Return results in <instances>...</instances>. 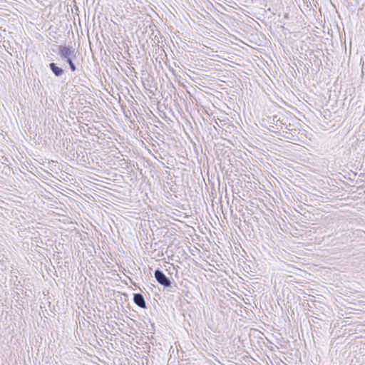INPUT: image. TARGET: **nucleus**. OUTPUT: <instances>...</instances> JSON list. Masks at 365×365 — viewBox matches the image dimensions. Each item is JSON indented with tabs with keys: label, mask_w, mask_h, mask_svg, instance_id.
I'll list each match as a JSON object with an SVG mask.
<instances>
[{
	"label": "nucleus",
	"mask_w": 365,
	"mask_h": 365,
	"mask_svg": "<svg viewBox=\"0 0 365 365\" xmlns=\"http://www.w3.org/2000/svg\"><path fill=\"white\" fill-rule=\"evenodd\" d=\"M154 276L156 281L164 287H171V280L159 269H156L154 272Z\"/></svg>",
	"instance_id": "1"
},
{
	"label": "nucleus",
	"mask_w": 365,
	"mask_h": 365,
	"mask_svg": "<svg viewBox=\"0 0 365 365\" xmlns=\"http://www.w3.org/2000/svg\"><path fill=\"white\" fill-rule=\"evenodd\" d=\"M58 55L62 58H66V61L71 58V56H75L74 51L71 48L66 46L60 45L58 47Z\"/></svg>",
	"instance_id": "2"
},
{
	"label": "nucleus",
	"mask_w": 365,
	"mask_h": 365,
	"mask_svg": "<svg viewBox=\"0 0 365 365\" xmlns=\"http://www.w3.org/2000/svg\"><path fill=\"white\" fill-rule=\"evenodd\" d=\"M133 302L140 308L145 309L146 308V302L145 301L144 297L140 293H135L133 294Z\"/></svg>",
	"instance_id": "3"
},
{
	"label": "nucleus",
	"mask_w": 365,
	"mask_h": 365,
	"mask_svg": "<svg viewBox=\"0 0 365 365\" xmlns=\"http://www.w3.org/2000/svg\"><path fill=\"white\" fill-rule=\"evenodd\" d=\"M49 68L56 77L61 76L64 72L63 70L61 68L57 66L55 63H51L49 64Z\"/></svg>",
	"instance_id": "4"
},
{
	"label": "nucleus",
	"mask_w": 365,
	"mask_h": 365,
	"mask_svg": "<svg viewBox=\"0 0 365 365\" xmlns=\"http://www.w3.org/2000/svg\"><path fill=\"white\" fill-rule=\"evenodd\" d=\"M67 63L69 64V66H70V68L72 71H75L76 70V67L75 66V64L73 63L72 59H68L66 61Z\"/></svg>",
	"instance_id": "5"
},
{
	"label": "nucleus",
	"mask_w": 365,
	"mask_h": 365,
	"mask_svg": "<svg viewBox=\"0 0 365 365\" xmlns=\"http://www.w3.org/2000/svg\"><path fill=\"white\" fill-rule=\"evenodd\" d=\"M364 68L363 67V71H362V72H363V73H364V72H365V71H364Z\"/></svg>",
	"instance_id": "6"
}]
</instances>
